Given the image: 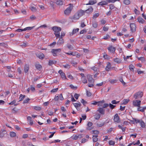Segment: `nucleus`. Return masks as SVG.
Masks as SVG:
<instances>
[{"instance_id": "4d7b16f0", "label": "nucleus", "mask_w": 146, "mask_h": 146, "mask_svg": "<svg viewBox=\"0 0 146 146\" xmlns=\"http://www.w3.org/2000/svg\"><path fill=\"white\" fill-rule=\"evenodd\" d=\"M63 66L66 68L69 69L70 68V65L68 64H66L65 65H63Z\"/></svg>"}, {"instance_id": "8fccbe9b", "label": "nucleus", "mask_w": 146, "mask_h": 146, "mask_svg": "<svg viewBox=\"0 0 146 146\" xmlns=\"http://www.w3.org/2000/svg\"><path fill=\"white\" fill-rule=\"evenodd\" d=\"M99 15V14L98 13H96L94 14L93 17V19H95L98 17Z\"/></svg>"}, {"instance_id": "09e8293b", "label": "nucleus", "mask_w": 146, "mask_h": 146, "mask_svg": "<svg viewBox=\"0 0 146 146\" xmlns=\"http://www.w3.org/2000/svg\"><path fill=\"white\" fill-rule=\"evenodd\" d=\"M66 46L70 50H72L73 49L72 45L69 44H67Z\"/></svg>"}, {"instance_id": "603ef678", "label": "nucleus", "mask_w": 146, "mask_h": 146, "mask_svg": "<svg viewBox=\"0 0 146 146\" xmlns=\"http://www.w3.org/2000/svg\"><path fill=\"white\" fill-rule=\"evenodd\" d=\"M115 143V141L111 140H110L109 142V144L110 145H113Z\"/></svg>"}, {"instance_id": "cd10ccee", "label": "nucleus", "mask_w": 146, "mask_h": 146, "mask_svg": "<svg viewBox=\"0 0 146 146\" xmlns=\"http://www.w3.org/2000/svg\"><path fill=\"white\" fill-rule=\"evenodd\" d=\"M118 127L119 129H121L123 132H124L125 131L126 129V127H123L121 125H118Z\"/></svg>"}, {"instance_id": "e433bc0d", "label": "nucleus", "mask_w": 146, "mask_h": 146, "mask_svg": "<svg viewBox=\"0 0 146 146\" xmlns=\"http://www.w3.org/2000/svg\"><path fill=\"white\" fill-rule=\"evenodd\" d=\"M81 79L83 83L84 84H86L87 83V80L86 78L85 77L82 78Z\"/></svg>"}, {"instance_id": "a878e982", "label": "nucleus", "mask_w": 146, "mask_h": 146, "mask_svg": "<svg viewBox=\"0 0 146 146\" xmlns=\"http://www.w3.org/2000/svg\"><path fill=\"white\" fill-rule=\"evenodd\" d=\"M29 66L28 64H26L24 67L25 71V72H27L29 70Z\"/></svg>"}, {"instance_id": "c03bdc74", "label": "nucleus", "mask_w": 146, "mask_h": 146, "mask_svg": "<svg viewBox=\"0 0 146 146\" xmlns=\"http://www.w3.org/2000/svg\"><path fill=\"white\" fill-rule=\"evenodd\" d=\"M106 1L108 3H114L117 1H119V0H106Z\"/></svg>"}, {"instance_id": "de8ad7c7", "label": "nucleus", "mask_w": 146, "mask_h": 146, "mask_svg": "<svg viewBox=\"0 0 146 146\" xmlns=\"http://www.w3.org/2000/svg\"><path fill=\"white\" fill-rule=\"evenodd\" d=\"M80 102L83 104V105L84 106H85V104L87 103V102L83 99H81L80 100Z\"/></svg>"}, {"instance_id": "338daca9", "label": "nucleus", "mask_w": 146, "mask_h": 146, "mask_svg": "<svg viewBox=\"0 0 146 146\" xmlns=\"http://www.w3.org/2000/svg\"><path fill=\"white\" fill-rule=\"evenodd\" d=\"M109 106L111 109H113L115 107V105H113L111 104H109Z\"/></svg>"}, {"instance_id": "052dcab7", "label": "nucleus", "mask_w": 146, "mask_h": 146, "mask_svg": "<svg viewBox=\"0 0 146 146\" xmlns=\"http://www.w3.org/2000/svg\"><path fill=\"white\" fill-rule=\"evenodd\" d=\"M54 51L53 50V49H52L51 50V52L53 54V55L54 56H56V53L57 52L55 51L54 52Z\"/></svg>"}, {"instance_id": "f257e3e1", "label": "nucleus", "mask_w": 146, "mask_h": 146, "mask_svg": "<svg viewBox=\"0 0 146 146\" xmlns=\"http://www.w3.org/2000/svg\"><path fill=\"white\" fill-rule=\"evenodd\" d=\"M87 77L88 81V86L89 87H92L94 86V80L92 78V76L90 75H87Z\"/></svg>"}, {"instance_id": "69168bd1", "label": "nucleus", "mask_w": 146, "mask_h": 146, "mask_svg": "<svg viewBox=\"0 0 146 146\" xmlns=\"http://www.w3.org/2000/svg\"><path fill=\"white\" fill-rule=\"evenodd\" d=\"M79 96H80V95L79 94H74V96L76 99L77 100V99H78Z\"/></svg>"}, {"instance_id": "20e7f679", "label": "nucleus", "mask_w": 146, "mask_h": 146, "mask_svg": "<svg viewBox=\"0 0 146 146\" xmlns=\"http://www.w3.org/2000/svg\"><path fill=\"white\" fill-rule=\"evenodd\" d=\"M141 102L139 100H133V104L135 107H139L141 106Z\"/></svg>"}, {"instance_id": "a18cd8bd", "label": "nucleus", "mask_w": 146, "mask_h": 146, "mask_svg": "<svg viewBox=\"0 0 146 146\" xmlns=\"http://www.w3.org/2000/svg\"><path fill=\"white\" fill-rule=\"evenodd\" d=\"M140 125L141 127L143 128H144L145 127V123L143 121H141L140 122Z\"/></svg>"}, {"instance_id": "bb28decb", "label": "nucleus", "mask_w": 146, "mask_h": 146, "mask_svg": "<svg viewBox=\"0 0 146 146\" xmlns=\"http://www.w3.org/2000/svg\"><path fill=\"white\" fill-rule=\"evenodd\" d=\"M113 61L119 64L121 63V60L118 58H116L113 59Z\"/></svg>"}, {"instance_id": "72a5a7b5", "label": "nucleus", "mask_w": 146, "mask_h": 146, "mask_svg": "<svg viewBox=\"0 0 146 146\" xmlns=\"http://www.w3.org/2000/svg\"><path fill=\"white\" fill-rule=\"evenodd\" d=\"M104 102V100L100 101L98 102V106H102L103 103Z\"/></svg>"}, {"instance_id": "f8f14e48", "label": "nucleus", "mask_w": 146, "mask_h": 146, "mask_svg": "<svg viewBox=\"0 0 146 146\" xmlns=\"http://www.w3.org/2000/svg\"><path fill=\"white\" fill-rule=\"evenodd\" d=\"M53 30L54 31V33H56L58 32L59 31H61V29L60 27H58L56 26L53 27L52 28Z\"/></svg>"}, {"instance_id": "f03ea898", "label": "nucleus", "mask_w": 146, "mask_h": 146, "mask_svg": "<svg viewBox=\"0 0 146 146\" xmlns=\"http://www.w3.org/2000/svg\"><path fill=\"white\" fill-rule=\"evenodd\" d=\"M85 13V11L80 10L78 11L76 13L74 16V19H78L80 17L82 16Z\"/></svg>"}, {"instance_id": "a19ab883", "label": "nucleus", "mask_w": 146, "mask_h": 146, "mask_svg": "<svg viewBox=\"0 0 146 146\" xmlns=\"http://www.w3.org/2000/svg\"><path fill=\"white\" fill-rule=\"evenodd\" d=\"M34 27V26L32 27H26L24 29V30H25V31L26 30H30L32 29H33Z\"/></svg>"}, {"instance_id": "6e6d98bb", "label": "nucleus", "mask_w": 146, "mask_h": 146, "mask_svg": "<svg viewBox=\"0 0 146 146\" xmlns=\"http://www.w3.org/2000/svg\"><path fill=\"white\" fill-rule=\"evenodd\" d=\"M30 99L28 98L26 99H25L23 102V104H26L28 103L29 102V101L30 100Z\"/></svg>"}, {"instance_id": "2eb2a0df", "label": "nucleus", "mask_w": 146, "mask_h": 146, "mask_svg": "<svg viewBox=\"0 0 146 146\" xmlns=\"http://www.w3.org/2000/svg\"><path fill=\"white\" fill-rule=\"evenodd\" d=\"M36 55L37 57L41 59H43L44 57V54L41 52L37 53Z\"/></svg>"}, {"instance_id": "680f3d73", "label": "nucleus", "mask_w": 146, "mask_h": 146, "mask_svg": "<svg viewBox=\"0 0 146 146\" xmlns=\"http://www.w3.org/2000/svg\"><path fill=\"white\" fill-rule=\"evenodd\" d=\"M31 9L33 12H35L36 10V8L34 7H32L31 8Z\"/></svg>"}, {"instance_id": "7c9ffc66", "label": "nucleus", "mask_w": 146, "mask_h": 146, "mask_svg": "<svg viewBox=\"0 0 146 146\" xmlns=\"http://www.w3.org/2000/svg\"><path fill=\"white\" fill-rule=\"evenodd\" d=\"M35 66L36 68L37 69H38V70L42 68L41 66L38 63H36L35 64Z\"/></svg>"}, {"instance_id": "0e129e2a", "label": "nucleus", "mask_w": 146, "mask_h": 146, "mask_svg": "<svg viewBox=\"0 0 146 146\" xmlns=\"http://www.w3.org/2000/svg\"><path fill=\"white\" fill-rule=\"evenodd\" d=\"M59 99V97L58 95V94L56 95L54 98V100L56 101H57Z\"/></svg>"}, {"instance_id": "dca6fc26", "label": "nucleus", "mask_w": 146, "mask_h": 146, "mask_svg": "<svg viewBox=\"0 0 146 146\" xmlns=\"http://www.w3.org/2000/svg\"><path fill=\"white\" fill-rule=\"evenodd\" d=\"M146 109V106L141 107L140 106L139 107H138L137 110L138 111H141L142 112H144L145 110Z\"/></svg>"}, {"instance_id": "c85d7f7f", "label": "nucleus", "mask_w": 146, "mask_h": 146, "mask_svg": "<svg viewBox=\"0 0 146 146\" xmlns=\"http://www.w3.org/2000/svg\"><path fill=\"white\" fill-rule=\"evenodd\" d=\"M16 102V100H13L11 102L9 103L8 104L9 105H13L14 104L15 106H16L18 105V104H15Z\"/></svg>"}, {"instance_id": "412c9836", "label": "nucleus", "mask_w": 146, "mask_h": 146, "mask_svg": "<svg viewBox=\"0 0 146 146\" xmlns=\"http://www.w3.org/2000/svg\"><path fill=\"white\" fill-rule=\"evenodd\" d=\"M79 30V29L78 28H77L75 29H74L72 31V33H70V36H72L73 35L78 31Z\"/></svg>"}, {"instance_id": "37998d69", "label": "nucleus", "mask_w": 146, "mask_h": 146, "mask_svg": "<svg viewBox=\"0 0 146 146\" xmlns=\"http://www.w3.org/2000/svg\"><path fill=\"white\" fill-rule=\"evenodd\" d=\"M109 82L112 84H114L117 82V80H116L111 79L109 80Z\"/></svg>"}, {"instance_id": "9b49d317", "label": "nucleus", "mask_w": 146, "mask_h": 146, "mask_svg": "<svg viewBox=\"0 0 146 146\" xmlns=\"http://www.w3.org/2000/svg\"><path fill=\"white\" fill-rule=\"evenodd\" d=\"M108 49L109 52L112 53H114L116 50L115 48L112 46H110L108 47Z\"/></svg>"}, {"instance_id": "3c124183", "label": "nucleus", "mask_w": 146, "mask_h": 146, "mask_svg": "<svg viewBox=\"0 0 146 146\" xmlns=\"http://www.w3.org/2000/svg\"><path fill=\"white\" fill-rule=\"evenodd\" d=\"M92 25L93 27L95 28H96L98 26V24H97V23H96V22H93L92 23Z\"/></svg>"}, {"instance_id": "423d86ee", "label": "nucleus", "mask_w": 146, "mask_h": 146, "mask_svg": "<svg viewBox=\"0 0 146 146\" xmlns=\"http://www.w3.org/2000/svg\"><path fill=\"white\" fill-rule=\"evenodd\" d=\"M93 123L92 122H88L87 124V127L86 128V130H90L92 129L93 127H92Z\"/></svg>"}, {"instance_id": "58836bf2", "label": "nucleus", "mask_w": 146, "mask_h": 146, "mask_svg": "<svg viewBox=\"0 0 146 146\" xmlns=\"http://www.w3.org/2000/svg\"><path fill=\"white\" fill-rule=\"evenodd\" d=\"M0 46H2L5 47H7L8 46L7 44L4 42L0 43Z\"/></svg>"}, {"instance_id": "f3484780", "label": "nucleus", "mask_w": 146, "mask_h": 146, "mask_svg": "<svg viewBox=\"0 0 146 146\" xmlns=\"http://www.w3.org/2000/svg\"><path fill=\"white\" fill-rule=\"evenodd\" d=\"M59 39L57 42V43L58 45H61L63 44L64 43V40L62 38H59Z\"/></svg>"}, {"instance_id": "5701e85b", "label": "nucleus", "mask_w": 146, "mask_h": 146, "mask_svg": "<svg viewBox=\"0 0 146 146\" xmlns=\"http://www.w3.org/2000/svg\"><path fill=\"white\" fill-rule=\"evenodd\" d=\"M137 20L139 23H143L145 22V21L141 17H138L137 18Z\"/></svg>"}, {"instance_id": "7ed1b4c3", "label": "nucleus", "mask_w": 146, "mask_h": 146, "mask_svg": "<svg viewBox=\"0 0 146 146\" xmlns=\"http://www.w3.org/2000/svg\"><path fill=\"white\" fill-rule=\"evenodd\" d=\"M69 5V6L64 11V14L66 15H69L73 9L72 4L70 3Z\"/></svg>"}, {"instance_id": "774afa93", "label": "nucleus", "mask_w": 146, "mask_h": 146, "mask_svg": "<svg viewBox=\"0 0 146 146\" xmlns=\"http://www.w3.org/2000/svg\"><path fill=\"white\" fill-rule=\"evenodd\" d=\"M28 137V135L27 134H23L22 136V138L23 139H25Z\"/></svg>"}, {"instance_id": "4468645a", "label": "nucleus", "mask_w": 146, "mask_h": 146, "mask_svg": "<svg viewBox=\"0 0 146 146\" xmlns=\"http://www.w3.org/2000/svg\"><path fill=\"white\" fill-rule=\"evenodd\" d=\"M105 110L102 108H99L97 110V112H99L100 115H104L105 114Z\"/></svg>"}, {"instance_id": "c756f323", "label": "nucleus", "mask_w": 146, "mask_h": 146, "mask_svg": "<svg viewBox=\"0 0 146 146\" xmlns=\"http://www.w3.org/2000/svg\"><path fill=\"white\" fill-rule=\"evenodd\" d=\"M98 135H93V141L94 142H96L98 140L97 137Z\"/></svg>"}, {"instance_id": "39448f33", "label": "nucleus", "mask_w": 146, "mask_h": 146, "mask_svg": "<svg viewBox=\"0 0 146 146\" xmlns=\"http://www.w3.org/2000/svg\"><path fill=\"white\" fill-rule=\"evenodd\" d=\"M143 95V92H137L134 95V97L135 99H139L142 97Z\"/></svg>"}, {"instance_id": "1a4fd4ad", "label": "nucleus", "mask_w": 146, "mask_h": 146, "mask_svg": "<svg viewBox=\"0 0 146 146\" xmlns=\"http://www.w3.org/2000/svg\"><path fill=\"white\" fill-rule=\"evenodd\" d=\"M82 134H79L78 135H75L74 136H72L71 138L73 139L76 140L78 138L81 139L82 137Z\"/></svg>"}, {"instance_id": "393cba45", "label": "nucleus", "mask_w": 146, "mask_h": 146, "mask_svg": "<svg viewBox=\"0 0 146 146\" xmlns=\"http://www.w3.org/2000/svg\"><path fill=\"white\" fill-rule=\"evenodd\" d=\"M56 3L59 5H62L63 4V1L61 0H56Z\"/></svg>"}, {"instance_id": "e2e57ef3", "label": "nucleus", "mask_w": 146, "mask_h": 146, "mask_svg": "<svg viewBox=\"0 0 146 146\" xmlns=\"http://www.w3.org/2000/svg\"><path fill=\"white\" fill-rule=\"evenodd\" d=\"M137 71L139 74H141L142 73H143L144 72V71H141L139 69H138Z\"/></svg>"}, {"instance_id": "5fc2aeb1", "label": "nucleus", "mask_w": 146, "mask_h": 146, "mask_svg": "<svg viewBox=\"0 0 146 146\" xmlns=\"http://www.w3.org/2000/svg\"><path fill=\"white\" fill-rule=\"evenodd\" d=\"M104 125V123H98L97 124V126L99 127H102V126H103V125Z\"/></svg>"}, {"instance_id": "a211bd4d", "label": "nucleus", "mask_w": 146, "mask_h": 146, "mask_svg": "<svg viewBox=\"0 0 146 146\" xmlns=\"http://www.w3.org/2000/svg\"><path fill=\"white\" fill-rule=\"evenodd\" d=\"M94 118L95 119L99 120L100 118L101 115L98 113H96L94 115Z\"/></svg>"}, {"instance_id": "aec40b11", "label": "nucleus", "mask_w": 146, "mask_h": 146, "mask_svg": "<svg viewBox=\"0 0 146 146\" xmlns=\"http://www.w3.org/2000/svg\"><path fill=\"white\" fill-rule=\"evenodd\" d=\"M111 67V64L110 62H108L107 66L106 68V70L107 71H109Z\"/></svg>"}, {"instance_id": "9d476101", "label": "nucleus", "mask_w": 146, "mask_h": 146, "mask_svg": "<svg viewBox=\"0 0 146 146\" xmlns=\"http://www.w3.org/2000/svg\"><path fill=\"white\" fill-rule=\"evenodd\" d=\"M73 104L74 107L76 108L77 110L79 111L80 110V107L81 104L80 102H79L78 103H74Z\"/></svg>"}, {"instance_id": "473e14b6", "label": "nucleus", "mask_w": 146, "mask_h": 146, "mask_svg": "<svg viewBox=\"0 0 146 146\" xmlns=\"http://www.w3.org/2000/svg\"><path fill=\"white\" fill-rule=\"evenodd\" d=\"M9 134L11 137H14L16 136V133L13 131H11L10 132Z\"/></svg>"}, {"instance_id": "864d4df0", "label": "nucleus", "mask_w": 146, "mask_h": 146, "mask_svg": "<svg viewBox=\"0 0 146 146\" xmlns=\"http://www.w3.org/2000/svg\"><path fill=\"white\" fill-rule=\"evenodd\" d=\"M25 97V95H23L21 94H20L19 97L20 101L22 100Z\"/></svg>"}, {"instance_id": "49530a36", "label": "nucleus", "mask_w": 146, "mask_h": 146, "mask_svg": "<svg viewBox=\"0 0 146 146\" xmlns=\"http://www.w3.org/2000/svg\"><path fill=\"white\" fill-rule=\"evenodd\" d=\"M70 86L71 88L74 90H76L77 88V87L76 86H74L72 84L70 85Z\"/></svg>"}, {"instance_id": "b1692460", "label": "nucleus", "mask_w": 146, "mask_h": 146, "mask_svg": "<svg viewBox=\"0 0 146 146\" xmlns=\"http://www.w3.org/2000/svg\"><path fill=\"white\" fill-rule=\"evenodd\" d=\"M108 4V3L106 1H102L99 3L98 5H106Z\"/></svg>"}, {"instance_id": "ddd939ff", "label": "nucleus", "mask_w": 146, "mask_h": 146, "mask_svg": "<svg viewBox=\"0 0 146 146\" xmlns=\"http://www.w3.org/2000/svg\"><path fill=\"white\" fill-rule=\"evenodd\" d=\"M130 26L131 28V30L132 32H133L135 31L136 29V26L135 25L134 23L130 24Z\"/></svg>"}, {"instance_id": "0eeeda50", "label": "nucleus", "mask_w": 146, "mask_h": 146, "mask_svg": "<svg viewBox=\"0 0 146 146\" xmlns=\"http://www.w3.org/2000/svg\"><path fill=\"white\" fill-rule=\"evenodd\" d=\"M58 73L60 74L62 79L63 80H66L67 79L65 73L63 72V71L62 70H59L58 71Z\"/></svg>"}, {"instance_id": "13d9d810", "label": "nucleus", "mask_w": 146, "mask_h": 146, "mask_svg": "<svg viewBox=\"0 0 146 146\" xmlns=\"http://www.w3.org/2000/svg\"><path fill=\"white\" fill-rule=\"evenodd\" d=\"M65 33L64 32L62 31L61 32V35L60 36V38H62L65 35Z\"/></svg>"}, {"instance_id": "6ab92c4d", "label": "nucleus", "mask_w": 146, "mask_h": 146, "mask_svg": "<svg viewBox=\"0 0 146 146\" xmlns=\"http://www.w3.org/2000/svg\"><path fill=\"white\" fill-rule=\"evenodd\" d=\"M93 11V8L90 7L88 9L86 10L85 11L86 13L90 14Z\"/></svg>"}, {"instance_id": "bf43d9fd", "label": "nucleus", "mask_w": 146, "mask_h": 146, "mask_svg": "<svg viewBox=\"0 0 146 146\" xmlns=\"http://www.w3.org/2000/svg\"><path fill=\"white\" fill-rule=\"evenodd\" d=\"M138 60L141 61L142 62H143L145 61V59L143 57H141L139 58H138Z\"/></svg>"}, {"instance_id": "ea45409f", "label": "nucleus", "mask_w": 146, "mask_h": 146, "mask_svg": "<svg viewBox=\"0 0 146 146\" xmlns=\"http://www.w3.org/2000/svg\"><path fill=\"white\" fill-rule=\"evenodd\" d=\"M34 109L36 111H40L41 110V108L40 107L35 106L34 107Z\"/></svg>"}, {"instance_id": "2f4dec72", "label": "nucleus", "mask_w": 146, "mask_h": 146, "mask_svg": "<svg viewBox=\"0 0 146 146\" xmlns=\"http://www.w3.org/2000/svg\"><path fill=\"white\" fill-rule=\"evenodd\" d=\"M90 133L92 134L96 135H98L99 133L98 131L97 130H92L90 131Z\"/></svg>"}, {"instance_id": "4c0bfd02", "label": "nucleus", "mask_w": 146, "mask_h": 146, "mask_svg": "<svg viewBox=\"0 0 146 146\" xmlns=\"http://www.w3.org/2000/svg\"><path fill=\"white\" fill-rule=\"evenodd\" d=\"M60 31H59L58 32H57V33H54V34L55 35V36H56V38H60Z\"/></svg>"}, {"instance_id": "79ce46f5", "label": "nucleus", "mask_w": 146, "mask_h": 146, "mask_svg": "<svg viewBox=\"0 0 146 146\" xmlns=\"http://www.w3.org/2000/svg\"><path fill=\"white\" fill-rule=\"evenodd\" d=\"M123 3L126 5H128L130 4V1L129 0H124Z\"/></svg>"}, {"instance_id": "4be33fe9", "label": "nucleus", "mask_w": 146, "mask_h": 146, "mask_svg": "<svg viewBox=\"0 0 146 146\" xmlns=\"http://www.w3.org/2000/svg\"><path fill=\"white\" fill-rule=\"evenodd\" d=\"M97 2V1L96 0H91L89 1V3L86 4V5H93Z\"/></svg>"}, {"instance_id": "f704fd0d", "label": "nucleus", "mask_w": 146, "mask_h": 146, "mask_svg": "<svg viewBox=\"0 0 146 146\" xmlns=\"http://www.w3.org/2000/svg\"><path fill=\"white\" fill-rule=\"evenodd\" d=\"M134 66L132 64L130 65L129 66V69L131 71H134Z\"/></svg>"}, {"instance_id": "c9c22d12", "label": "nucleus", "mask_w": 146, "mask_h": 146, "mask_svg": "<svg viewBox=\"0 0 146 146\" xmlns=\"http://www.w3.org/2000/svg\"><path fill=\"white\" fill-rule=\"evenodd\" d=\"M129 100L127 99H125L123 100V104L125 105L127 104L129 101Z\"/></svg>"}, {"instance_id": "6e6552de", "label": "nucleus", "mask_w": 146, "mask_h": 146, "mask_svg": "<svg viewBox=\"0 0 146 146\" xmlns=\"http://www.w3.org/2000/svg\"><path fill=\"white\" fill-rule=\"evenodd\" d=\"M113 120L115 122L117 123L120 122L119 117L117 113L114 115Z\"/></svg>"}]
</instances>
